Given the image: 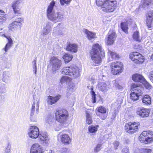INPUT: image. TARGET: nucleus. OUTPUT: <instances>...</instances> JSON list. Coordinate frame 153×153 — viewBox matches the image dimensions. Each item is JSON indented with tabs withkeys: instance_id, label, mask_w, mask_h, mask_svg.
<instances>
[{
	"instance_id": "nucleus-1",
	"label": "nucleus",
	"mask_w": 153,
	"mask_h": 153,
	"mask_svg": "<svg viewBox=\"0 0 153 153\" xmlns=\"http://www.w3.org/2000/svg\"><path fill=\"white\" fill-rule=\"evenodd\" d=\"M90 57L94 65L98 66L102 63L105 56V52L101 45L96 43L93 44L89 51Z\"/></svg>"
},
{
	"instance_id": "nucleus-2",
	"label": "nucleus",
	"mask_w": 153,
	"mask_h": 153,
	"mask_svg": "<svg viewBox=\"0 0 153 153\" xmlns=\"http://www.w3.org/2000/svg\"><path fill=\"white\" fill-rule=\"evenodd\" d=\"M62 74L68 75L71 77L69 78L66 76H62L60 80L61 83L70 81L72 79L76 78L78 77L79 74L78 68L73 66L63 68L62 70Z\"/></svg>"
},
{
	"instance_id": "nucleus-3",
	"label": "nucleus",
	"mask_w": 153,
	"mask_h": 153,
	"mask_svg": "<svg viewBox=\"0 0 153 153\" xmlns=\"http://www.w3.org/2000/svg\"><path fill=\"white\" fill-rule=\"evenodd\" d=\"M98 6L101 7L102 10L105 12H114L117 7V3L116 0H96Z\"/></svg>"
},
{
	"instance_id": "nucleus-4",
	"label": "nucleus",
	"mask_w": 153,
	"mask_h": 153,
	"mask_svg": "<svg viewBox=\"0 0 153 153\" xmlns=\"http://www.w3.org/2000/svg\"><path fill=\"white\" fill-rule=\"evenodd\" d=\"M55 3L52 1L48 6L47 10V16L48 19L53 21L59 22L64 19L63 14L60 12L52 13V11Z\"/></svg>"
},
{
	"instance_id": "nucleus-5",
	"label": "nucleus",
	"mask_w": 153,
	"mask_h": 153,
	"mask_svg": "<svg viewBox=\"0 0 153 153\" xmlns=\"http://www.w3.org/2000/svg\"><path fill=\"white\" fill-rule=\"evenodd\" d=\"M55 113L56 120L61 125L65 124L69 119V113L65 109H61L56 110Z\"/></svg>"
},
{
	"instance_id": "nucleus-6",
	"label": "nucleus",
	"mask_w": 153,
	"mask_h": 153,
	"mask_svg": "<svg viewBox=\"0 0 153 153\" xmlns=\"http://www.w3.org/2000/svg\"><path fill=\"white\" fill-rule=\"evenodd\" d=\"M141 85L140 84L133 83L131 85V92L130 94V98L132 100H137L140 97L143 95V92L141 89Z\"/></svg>"
},
{
	"instance_id": "nucleus-7",
	"label": "nucleus",
	"mask_w": 153,
	"mask_h": 153,
	"mask_svg": "<svg viewBox=\"0 0 153 153\" xmlns=\"http://www.w3.org/2000/svg\"><path fill=\"white\" fill-rule=\"evenodd\" d=\"M140 126L139 121H130L125 124L124 128L127 133L132 134L138 132Z\"/></svg>"
},
{
	"instance_id": "nucleus-8",
	"label": "nucleus",
	"mask_w": 153,
	"mask_h": 153,
	"mask_svg": "<svg viewBox=\"0 0 153 153\" xmlns=\"http://www.w3.org/2000/svg\"><path fill=\"white\" fill-rule=\"evenodd\" d=\"M139 140L142 143L148 144L153 141V132L151 131H145L140 135Z\"/></svg>"
},
{
	"instance_id": "nucleus-9",
	"label": "nucleus",
	"mask_w": 153,
	"mask_h": 153,
	"mask_svg": "<svg viewBox=\"0 0 153 153\" xmlns=\"http://www.w3.org/2000/svg\"><path fill=\"white\" fill-rule=\"evenodd\" d=\"M129 57L131 61L136 64H142L145 60L144 56L137 51L131 52L129 54Z\"/></svg>"
},
{
	"instance_id": "nucleus-10",
	"label": "nucleus",
	"mask_w": 153,
	"mask_h": 153,
	"mask_svg": "<svg viewBox=\"0 0 153 153\" xmlns=\"http://www.w3.org/2000/svg\"><path fill=\"white\" fill-rule=\"evenodd\" d=\"M123 63L120 61L112 62L110 65L111 72L114 75L119 74L122 73L123 71Z\"/></svg>"
},
{
	"instance_id": "nucleus-11",
	"label": "nucleus",
	"mask_w": 153,
	"mask_h": 153,
	"mask_svg": "<svg viewBox=\"0 0 153 153\" xmlns=\"http://www.w3.org/2000/svg\"><path fill=\"white\" fill-rule=\"evenodd\" d=\"M117 37L115 30L113 29H110L105 39V44L107 46L113 45Z\"/></svg>"
},
{
	"instance_id": "nucleus-12",
	"label": "nucleus",
	"mask_w": 153,
	"mask_h": 153,
	"mask_svg": "<svg viewBox=\"0 0 153 153\" xmlns=\"http://www.w3.org/2000/svg\"><path fill=\"white\" fill-rule=\"evenodd\" d=\"M108 109L103 106L97 107L95 109L96 115L101 120H105L108 115Z\"/></svg>"
},
{
	"instance_id": "nucleus-13",
	"label": "nucleus",
	"mask_w": 153,
	"mask_h": 153,
	"mask_svg": "<svg viewBox=\"0 0 153 153\" xmlns=\"http://www.w3.org/2000/svg\"><path fill=\"white\" fill-rule=\"evenodd\" d=\"M23 22V19L21 18H18L17 20L12 22L9 24L8 28L9 30L12 31H15L20 29L22 24Z\"/></svg>"
},
{
	"instance_id": "nucleus-14",
	"label": "nucleus",
	"mask_w": 153,
	"mask_h": 153,
	"mask_svg": "<svg viewBox=\"0 0 153 153\" xmlns=\"http://www.w3.org/2000/svg\"><path fill=\"white\" fill-rule=\"evenodd\" d=\"M50 63L53 70L56 71L59 69L62 65L61 61L57 57L53 56L50 58Z\"/></svg>"
},
{
	"instance_id": "nucleus-15",
	"label": "nucleus",
	"mask_w": 153,
	"mask_h": 153,
	"mask_svg": "<svg viewBox=\"0 0 153 153\" xmlns=\"http://www.w3.org/2000/svg\"><path fill=\"white\" fill-rule=\"evenodd\" d=\"M150 111L149 109L144 107L139 108L137 109V115L142 117H147L149 116Z\"/></svg>"
},
{
	"instance_id": "nucleus-16",
	"label": "nucleus",
	"mask_w": 153,
	"mask_h": 153,
	"mask_svg": "<svg viewBox=\"0 0 153 153\" xmlns=\"http://www.w3.org/2000/svg\"><path fill=\"white\" fill-rule=\"evenodd\" d=\"M60 139L61 143L67 145L71 144V138L67 133H63L60 136Z\"/></svg>"
},
{
	"instance_id": "nucleus-17",
	"label": "nucleus",
	"mask_w": 153,
	"mask_h": 153,
	"mask_svg": "<svg viewBox=\"0 0 153 153\" xmlns=\"http://www.w3.org/2000/svg\"><path fill=\"white\" fill-rule=\"evenodd\" d=\"M61 95L58 94L55 96L49 95L48 96L47 102L49 105H52L56 103L61 98Z\"/></svg>"
},
{
	"instance_id": "nucleus-18",
	"label": "nucleus",
	"mask_w": 153,
	"mask_h": 153,
	"mask_svg": "<svg viewBox=\"0 0 153 153\" xmlns=\"http://www.w3.org/2000/svg\"><path fill=\"white\" fill-rule=\"evenodd\" d=\"M39 142L42 146H44L48 143L49 139L47 133L46 132L39 133Z\"/></svg>"
},
{
	"instance_id": "nucleus-19",
	"label": "nucleus",
	"mask_w": 153,
	"mask_h": 153,
	"mask_svg": "<svg viewBox=\"0 0 153 153\" xmlns=\"http://www.w3.org/2000/svg\"><path fill=\"white\" fill-rule=\"evenodd\" d=\"M30 132L28 133V135L32 138H36L38 137V128L36 126L30 127Z\"/></svg>"
},
{
	"instance_id": "nucleus-20",
	"label": "nucleus",
	"mask_w": 153,
	"mask_h": 153,
	"mask_svg": "<svg viewBox=\"0 0 153 153\" xmlns=\"http://www.w3.org/2000/svg\"><path fill=\"white\" fill-rule=\"evenodd\" d=\"M78 46L74 43H68L66 47V51L76 53L77 51Z\"/></svg>"
},
{
	"instance_id": "nucleus-21",
	"label": "nucleus",
	"mask_w": 153,
	"mask_h": 153,
	"mask_svg": "<svg viewBox=\"0 0 153 153\" xmlns=\"http://www.w3.org/2000/svg\"><path fill=\"white\" fill-rule=\"evenodd\" d=\"M20 3V1L19 0H17L13 1L12 4V7L14 13L17 15H20L21 14V12L18 7V5Z\"/></svg>"
},
{
	"instance_id": "nucleus-22",
	"label": "nucleus",
	"mask_w": 153,
	"mask_h": 153,
	"mask_svg": "<svg viewBox=\"0 0 153 153\" xmlns=\"http://www.w3.org/2000/svg\"><path fill=\"white\" fill-rule=\"evenodd\" d=\"M132 79L134 82H142L145 79L141 74H134L132 76Z\"/></svg>"
},
{
	"instance_id": "nucleus-23",
	"label": "nucleus",
	"mask_w": 153,
	"mask_h": 153,
	"mask_svg": "<svg viewBox=\"0 0 153 153\" xmlns=\"http://www.w3.org/2000/svg\"><path fill=\"white\" fill-rule=\"evenodd\" d=\"M4 36L8 40V42L4 48H3V50L5 52H7L12 46L13 41L10 36H7L6 35H4Z\"/></svg>"
},
{
	"instance_id": "nucleus-24",
	"label": "nucleus",
	"mask_w": 153,
	"mask_h": 153,
	"mask_svg": "<svg viewBox=\"0 0 153 153\" xmlns=\"http://www.w3.org/2000/svg\"><path fill=\"white\" fill-rule=\"evenodd\" d=\"M108 54L113 60L119 59L120 56L119 54L115 52L109 50L108 52Z\"/></svg>"
},
{
	"instance_id": "nucleus-25",
	"label": "nucleus",
	"mask_w": 153,
	"mask_h": 153,
	"mask_svg": "<svg viewBox=\"0 0 153 153\" xmlns=\"http://www.w3.org/2000/svg\"><path fill=\"white\" fill-rule=\"evenodd\" d=\"M84 30L86 35V36L88 39L90 40L96 38L95 33H93L86 29H84Z\"/></svg>"
},
{
	"instance_id": "nucleus-26",
	"label": "nucleus",
	"mask_w": 153,
	"mask_h": 153,
	"mask_svg": "<svg viewBox=\"0 0 153 153\" xmlns=\"http://www.w3.org/2000/svg\"><path fill=\"white\" fill-rule=\"evenodd\" d=\"M153 0H143L139 7L143 8L146 7H148L153 4Z\"/></svg>"
},
{
	"instance_id": "nucleus-27",
	"label": "nucleus",
	"mask_w": 153,
	"mask_h": 153,
	"mask_svg": "<svg viewBox=\"0 0 153 153\" xmlns=\"http://www.w3.org/2000/svg\"><path fill=\"white\" fill-rule=\"evenodd\" d=\"M132 38L134 40L139 42H141L142 41V39L140 37L139 32L138 30H136L133 33Z\"/></svg>"
},
{
	"instance_id": "nucleus-28",
	"label": "nucleus",
	"mask_w": 153,
	"mask_h": 153,
	"mask_svg": "<svg viewBox=\"0 0 153 153\" xmlns=\"http://www.w3.org/2000/svg\"><path fill=\"white\" fill-rule=\"evenodd\" d=\"M121 28L122 30L126 33H128V23L127 22H122L120 24Z\"/></svg>"
},
{
	"instance_id": "nucleus-29",
	"label": "nucleus",
	"mask_w": 153,
	"mask_h": 153,
	"mask_svg": "<svg viewBox=\"0 0 153 153\" xmlns=\"http://www.w3.org/2000/svg\"><path fill=\"white\" fill-rule=\"evenodd\" d=\"M73 55L68 53H65L63 56L65 63H68L70 62L73 58Z\"/></svg>"
},
{
	"instance_id": "nucleus-30",
	"label": "nucleus",
	"mask_w": 153,
	"mask_h": 153,
	"mask_svg": "<svg viewBox=\"0 0 153 153\" xmlns=\"http://www.w3.org/2000/svg\"><path fill=\"white\" fill-rule=\"evenodd\" d=\"M142 102L146 105H150L151 103V98L148 95H145L142 99Z\"/></svg>"
},
{
	"instance_id": "nucleus-31",
	"label": "nucleus",
	"mask_w": 153,
	"mask_h": 153,
	"mask_svg": "<svg viewBox=\"0 0 153 153\" xmlns=\"http://www.w3.org/2000/svg\"><path fill=\"white\" fill-rule=\"evenodd\" d=\"M6 14L2 10H0V25L2 24L6 20Z\"/></svg>"
},
{
	"instance_id": "nucleus-32",
	"label": "nucleus",
	"mask_w": 153,
	"mask_h": 153,
	"mask_svg": "<svg viewBox=\"0 0 153 153\" xmlns=\"http://www.w3.org/2000/svg\"><path fill=\"white\" fill-rule=\"evenodd\" d=\"M30 153H38V144H33L30 149Z\"/></svg>"
},
{
	"instance_id": "nucleus-33",
	"label": "nucleus",
	"mask_w": 153,
	"mask_h": 153,
	"mask_svg": "<svg viewBox=\"0 0 153 153\" xmlns=\"http://www.w3.org/2000/svg\"><path fill=\"white\" fill-rule=\"evenodd\" d=\"M86 122L87 124L90 125L93 122V120L90 113L87 112L86 114Z\"/></svg>"
},
{
	"instance_id": "nucleus-34",
	"label": "nucleus",
	"mask_w": 153,
	"mask_h": 153,
	"mask_svg": "<svg viewBox=\"0 0 153 153\" xmlns=\"http://www.w3.org/2000/svg\"><path fill=\"white\" fill-rule=\"evenodd\" d=\"M98 125L96 126H94L93 125L89 126L88 127V131L91 133H95L98 130L97 127Z\"/></svg>"
},
{
	"instance_id": "nucleus-35",
	"label": "nucleus",
	"mask_w": 153,
	"mask_h": 153,
	"mask_svg": "<svg viewBox=\"0 0 153 153\" xmlns=\"http://www.w3.org/2000/svg\"><path fill=\"white\" fill-rule=\"evenodd\" d=\"M152 150L150 149L140 148L138 149L137 153H151Z\"/></svg>"
},
{
	"instance_id": "nucleus-36",
	"label": "nucleus",
	"mask_w": 153,
	"mask_h": 153,
	"mask_svg": "<svg viewBox=\"0 0 153 153\" xmlns=\"http://www.w3.org/2000/svg\"><path fill=\"white\" fill-rule=\"evenodd\" d=\"M133 48L138 52H140L143 50L142 45L140 44H136L134 45Z\"/></svg>"
},
{
	"instance_id": "nucleus-37",
	"label": "nucleus",
	"mask_w": 153,
	"mask_h": 153,
	"mask_svg": "<svg viewBox=\"0 0 153 153\" xmlns=\"http://www.w3.org/2000/svg\"><path fill=\"white\" fill-rule=\"evenodd\" d=\"M153 20L150 19H149L148 17H146V24L148 28H150L152 27V21Z\"/></svg>"
},
{
	"instance_id": "nucleus-38",
	"label": "nucleus",
	"mask_w": 153,
	"mask_h": 153,
	"mask_svg": "<svg viewBox=\"0 0 153 153\" xmlns=\"http://www.w3.org/2000/svg\"><path fill=\"white\" fill-rule=\"evenodd\" d=\"M146 17L153 20V10L149 11L147 14Z\"/></svg>"
},
{
	"instance_id": "nucleus-39",
	"label": "nucleus",
	"mask_w": 153,
	"mask_h": 153,
	"mask_svg": "<svg viewBox=\"0 0 153 153\" xmlns=\"http://www.w3.org/2000/svg\"><path fill=\"white\" fill-rule=\"evenodd\" d=\"M102 144H98L96 146V147L94 149V151L95 152H97L100 151L101 149Z\"/></svg>"
},
{
	"instance_id": "nucleus-40",
	"label": "nucleus",
	"mask_w": 153,
	"mask_h": 153,
	"mask_svg": "<svg viewBox=\"0 0 153 153\" xmlns=\"http://www.w3.org/2000/svg\"><path fill=\"white\" fill-rule=\"evenodd\" d=\"M59 1L61 4L63 5L65 4H68L69 3L71 0H60Z\"/></svg>"
},
{
	"instance_id": "nucleus-41",
	"label": "nucleus",
	"mask_w": 153,
	"mask_h": 153,
	"mask_svg": "<svg viewBox=\"0 0 153 153\" xmlns=\"http://www.w3.org/2000/svg\"><path fill=\"white\" fill-rule=\"evenodd\" d=\"M114 148L115 149H118L120 145V142L118 141H115L113 143Z\"/></svg>"
},
{
	"instance_id": "nucleus-42",
	"label": "nucleus",
	"mask_w": 153,
	"mask_h": 153,
	"mask_svg": "<svg viewBox=\"0 0 153 153\" xmlns=\"http://www.w3.org/2000/svg\"><path fill=\"white\" fill-rule=\"evenodd\" d=\"M68 149L66 148H63L60 151V153H68Z\"/></svg>"
},
{
	"instance_id": "nucleus-43",
	"label": "nucleus",
	"mask_w": 153,
	"mask_h": 153,
	"mask_svg": "<svg viewBox=\"0 0 153 153\" xmlns=\"http://www.w3.org/2000/svg\"><path fill=\"white\" fill-rule=\"evenodd\" d=\"M149 77L151 81L153 83V71L150 72Z\"/></svg>"
},
{
	"instance_id": "nucleus-44",
	"label": "nucleus",
	"mask_w": 153,
	"mask_h": 153,
	"mask_svg": "<svg viewBox=\"0 0 153 153\" xmlns=\"http://www.w3.org/2000/svg\"><path fill=\"white\" fill-rule=\"evenodd\" d=\"M144 86L146 89H149L152 88L151 85L148 82H146L144 84Z\"/></svg>"
},
{
	"instance_id": "nucleus-45",
	"label": "nucleus",
	"mask_w": 153,
	"mask_h": 153,
	"mask_svg": "<svg viewBox=\"0 0 153 153\" xmlns=\"http://www.w3.org/2000/svg\"><path fill=\"white\" fill-rule=\"evenodd\" d=\"M10 147L11 146L10 145H8L6 148V150L5 151L4 153H10Z\"/></svg>"
},
{
	"instance_id": "nucleus-46",
	"label": "nucleus",
	"mask_w": 153,
	"mask_h": 153,
	"mask_svg": "<svg viewBox=\"0 0 153 153\" xmlns=\"http://www.w3.org/2000/svg\"><path fill=\"white\" fill-rule=\"evenodd\" d=\"M91 94L92 97L96 96L95 92L93 91V87L91 88Z\"/></svg>"
},
{
	"instance_id": "nucleus-47",
	"label": "nucleus",
	"mask_w": 153,
	"mask_h": 153,
	"mask_svg": "<svg viewBox=\"0 0 153 153\" xmlns=\"http://www.w3.org/2000/svg\"><path fill=\"white\" fill-rule=\"evenodd\" d=\"M41 146L39 145V153H42L44 152V150L42 147H40Z\"/></svg>"
},
{
	"instance_id": "nucleus-48",
	"label": "nucleus",
	"mask_w": 153,
	"mask_h": 153,
	"mask_svg": "<svg viewBox=\"0 0 153 153\" xmlns=\"http://www.w3.org/2000/svg\"><path fill=\"white\" fill-rule=\"evenodd\" d=\"M92 97L93 100L92 103H95L96 101V96H92Z\"/></svg>"
},
{
	"instance_id": "nucleus-49",
	"label": "nucleus",
	"mask_w": 153,
	"mask_h": 153,
	"mask_svg": "<svg viewBox=\"0 0 153 153\" xmlns=\"http://www.w3.org/2000/svg\"><path fill=\"white\" fill-rule=\"evenodd\" d=\"M75 86V85L74 84H72L71 85H70L68 86V88L69 89H73Z\"/></svg>"
},
{
	"instance_id": "nucleus-50",
	"label": "nucleus",
	"mask_w": 153,
	"mask_h": 153,
	"mask_svg": "<svg viewBox=\"0 0 153 153\" xmlns=\"http://www.w3.org/2000/svg\"><path fill=\"white\" fill-rule=\"evenodd\" d=\"M115 86L119 89H121L122 88V86L118 84H116L115 85Z\"/></svg>"
},
{
	"instance_id": "nucleus-51",
	"label": "nucleus",
	"mask_w": 153,
	"mask_h": 153,
	"mask_svg": "<svg viewBox=\"0 0 153 153\" xmlns=\"http://www.w3.org/2000/svg\"><path fill=\"white\" fill-rule=\"evenodd\" d=\"M70 131L69 130H63L62 131V132H66V133L69 132Z\"/></svg>"
},
{
	"instance_id": "nucleus-52",
	"label": "nucleus",
	"mask_w": 153,
	"mask_h": 153,
	"mask_svg": "<svg viewBox=\"0 0 153 153\" xmlns=\"http://www.w3.org/2000/svg\"><path fill=\"white\" fill-rule=\"evenodd\" d=\"M135 27H137V25L135 24Z\"/></svg>"
},
{
	"instance_id": "nucleus-53",
	"label": "nucleus",
	"mask_w": 153,
	"mask_h": 153,
	"mask_svg": "<svg viewBox=\"0 0 153 153\" xmlns=\"http://www.w3.org/2000/svg\"><path fill=\"white\" fill-rule=\"evenodd\" d=\"M152 57H153V54L152 55Z\"/></svg>"
},
{
	"instance_id": "nucleus-54",
	"label": "nucleus",
	"mask_w": 153,
	"mask_h": 153,
	"mask_svg": "<svg viewBox=\"0 0 153 153\" xmlns=\"http://www.w3.org/2000/svg\"><path fill=\"white\" fill-rule=\"evenodd\" d=\"M34 107H35V106H34L33 108V107L32 108H34Z\"/></svg>"
},
{
	"instance_id": "nucleus-55",
	"label": "nucleus",
	"mask_w": 153,
	"mask_h": 153,
	"mask_svg": "<svg viewBox=\"0 0 153 153\" xmlns=\"http://www.w3.org/2000/svg\"><path fill=\"white\" fill-rule=\"evenodd\" d=\"M36 70H35V73L36 74Z\"/></svg>"
},
{
	"instance_id": "nucleus-56",
	"label": "nucleus",
	"mask_w": 153,
	"mask_h": 153,
	"mask_svg": "<svg viewBox=\"0 0 153 153\" xmlns=\"http://www.w3.org/2000/svg\"><path fill=\"white\" fill-rule=\"evenodd\" d=\"M35 64H36V61H35Z\"/></svg>"
},
{
	"instance_id": "nucleus-57",
	"label": "nucleus",
	"mask_w": 153,
	"mask_h": 153,
	"mask_svg": "<svg viewBox=\"0 0 153 153\" xmlns=\"http://www.w3.org/2000/svg\"><path fill=\"white\" fill-rule=\"evenodd\" d=\"M35 68H36V66H35Z\"/></svg>"
}]
</instances>
